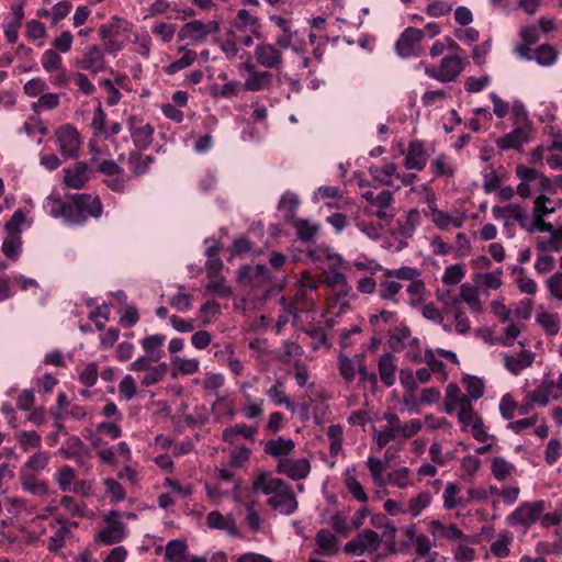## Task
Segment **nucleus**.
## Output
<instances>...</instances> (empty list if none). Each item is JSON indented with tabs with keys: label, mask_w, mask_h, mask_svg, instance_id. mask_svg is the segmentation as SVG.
Listing matches in <instances>:
<instances>
[{
	"label": "nucleus",
	"mask_w": 562,
	"mask_h": 562,
	"mask_svg": "<svg viewBox=\"0 0 562 562\" xmlns=\"http://www.w3.org/2000/svg\"><path fill=\"white\" fill-rule=\"evenodd\" d=\"M315 540L322 553L326 555H334L337 553V538L328 530H319L316 533Z\"/></svg>",
	"instance_id": "nucleus-44"
},
{
	"label": "nucleus",
	"mask_w": 562,
	"mask_h": 562,
	"mask_svg": "<svg viewBox=\"0 0 562 562\" xmlns=\"http://www.w3.org/2000/svg\"><path fill=\"white\" fill-rule=\"evenodd\" d=\"M63 59L54 49H47L42 56V66L47 72H54L61 68Z\"/></svg>",
	"instance_id": "nucleus-62"
},
{
	"label": "nucleus",
	"mask_w": 562,
	"mask_h": 562,
	"mask_svg": "<svg viewBox=\"0 0 562 562\" xmlns=\"http://www.w3.org/2000/svg\"><path fill=\"white\" fill-rule=\"evenodd\" d=\"M166 341V336L162 334L148 335L140 341L142 348L154 362H158L162 356V346Z\"/></svg>",
	"instance_id": "nucleus-31"
},
{
	"label": "nucleus",
	"mask_w": 562,
	"mask_h": 562,
	"mask_svg": "<svg viewBox=\"0 0 562 562\" xmlns=\"http://www.w3.org/2000/svg\"><path fill=\"white\" fill-rule=\"evenodd\" d=\"M277 472L286 475L293 481L303 480L311 472V463L306 458H281L277 465Z\"/></svg>",
	"instance_id": "nucleus-15"
},
{
	"label": "nucleus",
	"mask_w": 562,
	"mask_h": 562,
	"mask_svg": "<svg viewBox=\"0 0 562 562\" xmlns=\"http://www.w3.org/2000/svg\"><path fill=\"white\" fill-rule=\"evenodd\" d=\"M221 30V24L216 20L204 23L201 20H193L184 23L178 32V40H190L194 43H202L211 34H216Z\"/></svg>",
	"instance_id": "nucleus-6"
},
{
	"label": "nucleus",
	"mask_w": 562,
	"mask_h": 562,
	"mask_svg": "<svg viewBox=\"0 0 562 562\" xmlns=\"http://www.w3.org/2000/svg\"><path fill=\"white\" fill-rule=\"evenodd\" d=\"M59 453L65 459L79 458L81 454H88V448L78 436H70L59 449Z\"/></svg>",
	"instance_id": "nucleus-37"
},
{
	"label": "nucleus",
	"mask_w": 562,
	"mask_h": 562,
	"mask_svg": "<svg viewBox=\"0 0 562 562\" xmlns=\"http://www.w3.org/2000/svg\"><path fill=\"white\" fill-rule=\"evenodd\" d=\"M460 299L469 305L473 313H481L483 311V304L475 286L463 283L460 286Z\"/></svg>",
	"instance_id": "nucleus-39"
},
{
	"label": "nucleus",
	"mask_w": 562,
	"mask_h": 562,
	"mask_svg": "<svg viewBox=\"0 0 562 562\" xmlns=\"http://www.w3.org/2000/svg\"><path fill=\"white\" fill-rule=\"evenodd\" d=\"M55 138L58 150L66 159L76 158L81 147V138L79 132L69 124L60 126L55 132Z\"/></svg>",
	"instance_id": "nucleus-9"
},
{
	"label": "nucleus",
	"mask_w": 562,
	"mask_h": 562,
	"mask_svg": "<svg viewBox=\"0 0 562 562\" xmlns=\"http://www.w3.org/2000/svg\"><path fill=\"white\" fill-rule=\"evenodd\" d=\"M240 90V83L236 80L228 81L222 86L214 85L212 87V94L214 97L234 98L237 97Z\"/></svg>",
	"instance_id": "nucleus-58"
},
{
	"label": "nucleus",
	"mask_w": 562,
	"mask_h": 562,
	"mask_svg": "<svg viewBox=\"0 0 562 562\" xmlns=\"http://www.w3.org/2000/svg\"><path fill=\"white\" fill-rule=\"evenodd\" d=\"M307 255L315 262L328 260L330 262V266L333 267L341 266L344 262L342 258L339 255L333 252L329 247L324 245H318L314 248L308 249Z\"/></svg>",
	"instance_id": "nucleus-38"
},
{
	"label": "nucleus",
	"mask_w": 562,
	"mask_h": 562,
	"mask_svg": "<svg viewBox=\"0 0 562 562\" xmlns=\"http://www.w3.org/2000/svg\"><path fill=\"white\" fill-rule=\"evenodd\" d=\"M233 27L237 33H251L257 40L261 38L259 19L246 9L238 10Z\"/></svg>",
	"instance_id": "nucleus-20"
},
{
	"label": "nucleus",
	"mask_w": 562,
	"mask_h": 562,
	"mask_svg": "<svg viewBox=\"0 0 562 562\" xmlns=\"http://www.w3.org/2000/svg\"><path fill=\"white\" fill-rule=\"evenodd\" d=\"M26 216L23 210L18 209L14 211L11 218L5 223V232L9 235H19L22 233V225L25 223Z\"/></svg>",
	"instance_id": "nucleus-57"
},
{
	"label": "nucleus",
	"mask_w": 562,
	"mask_h": 562,
	"mask_svg": "<svg viewBox=\"0 0 562 562\" xmlns=\"http://www.w3.org/2000/svg\"><path fill=\"white\" fill-rule=\"evenodd\" d=\"M512 537L508 533L498 535L497 539L491 543V552L497 558H506L509 555V543Z\"/></svg>",
	"instance_id": "nucleus-56"
},
{
	"label": "nucleus",
	"mask_w": 562,
	"mask_h": 562,
	"mask_svg": "<svg viewBox=\"0 0 562 562\" xmlns=\"http://www.w3.org/2000/svg\"><path fill=\"white\" fill-rule=\"evenodd\" d=\"M256 434V427H251L246 424H236L235 426L225 428L223 430L222 439L227 443L234 445L237 436L254 440Z\"/></svg>",
	"instance_id": "nucleus-34"
},
{
	"label": "nucleus",
	"mask_w": 562,
	"mask_h": 562,
	"mask_svg": "<svg viewBox=\"0 0 562 562\" xmlns=\"http://www.w3.org/2000/svg\"><path fill=\"white\" fill-rule=\"evenodd\" d=\"M16 440L24 452H27L31 448L37 450L42 448V438L35 430L22 431Z\"/></svg>",
	"instance_id": "nucleus-55"
},
{
	"label": "nucleus",
	"mask_w": 562,
	"mask_h": 562,
	"mask_svg": "<svg viewBox=\"0 0 562 562\" xmlns=\"http://www.w3.org/2000/svg\"><path fill=\"white\" fill-rule=\"evenodd\" d=\"M237 282L239 285L266 292H269L274 285L271 273L265 265L240 267L237 272Z\"/></svg>",
	"instance_id": "nucleus-3"
},
{
	"label": "nucleus",
	"mask_w": 562,
	"mask_h": 562,
	"mask_svg": "<svg viewBox=\"0 0 562 562\" xmlns=\"http://www.w3.org/2000/svg\"><path fill=\"white\" fill-rule=\"evenodd\" d=\"M515 172L516 177L520 181L516 188V193L522 199L530 196L536 190L544 191L551 186L549 178L538 170L526 167L525 165H518Z\"/></svg>",
	"instance_id": "nucleus-2"
},
{
	"label": "nucleus",
	"mask_w": 562,
	"mask_h": 562,
	"mask_svg": "<svg viewBox=\"0 0 562 562\" xmlns=\"http://www.w3.org/2000/svg\"><path fill=\"white\" fill-rule=\"evenodd\" d=\"M464 58L461 54L445 56L439 65L440 82L454 81L464 69Z\"/></svg>",
	"instance_id": "nucleus-19"
},
{
	"label": "nucleus",
	"mask_w": 562,
	"mask_h": 562,
	"mask_svg": "<svg viewBox=\"0 0 562 562\" xmlns=\"http://www.w3.org/2000/svg\"><path fill=\"white\" fill-rule=\"evenodd\" d=\"M381 539L379 535L367 529L358 535V537L345 546V551L349 554L361 555L364 552H372L379 548Z\"/></svg>",
	"instance_id": "nucleus-16"
},
{
	"label": "nucleus",
	"mask_w": 562,
	"mask_h": 562,
	"mask_svg": "<svg viewBox=\"0 0 562 562\" xmlns=\"http://www.w3.org/2000/svg\"><path fill=\"white\" fill-rule=\"evenodd\" d=\"M295 443L292 439H285L278 437L277 439H270L265 442V453L273 458H288L294 450Z\"/></svg>",
	"instance_id": "nucleus-29"
},
{
	"label": "nucleus",
	"mask_w": 562,
	"mask_h": 562,
	"mask_svg": "<svg viewBox=\"0 0 562 562\" xmlns=\"http://www.w3.org/2000/svg\"><path fill=\"white\" fill-rule=\"evenodd\" d=\"M281 481L282 479L271 477L267 473H261L254 480L252 487L256 491H261L266 495H270L272 492H268V488L277 487V485H279L278 483Z\"/></svg>",
	"instance_id": "nucleus-60"
},
{
	"label": "nucleus",
	"mask_w": 562,
	"mask_h": 562,
	"mask_svg": "<svg viewBox=\"0 0 562 562\" xmlns=\"http://www.w3.org/2000/svg\"><path fill=\"white\" fill-rule=\"evenodd\" d=\"M179 50L180 52H184L183 56L175 61H172L171 64H169L167 67H166V72L168 75H175L177 74L178 71L184 69V68H188L190 67L191 65H193L196 59H198V54L194 52V50H188L186 48V46H181L179 47Z\"/></svg>",
	"instance_id": "nucleus-43"
},
{
	"label": "nucleus",
	"mask_w": 562,
	"mask_h": 562,
	"mask_svg": "<svg viewBox=\"0 0 562 562\" xmlns=\"http://www.w3.org/2000/svg\"><path fill=\"white\" fill-rule=\"evenodd\" d=\"M273 81L272 72L268 70H258L249 74L244 82V90L250 92H258L271 88Z\"/></svg>",
	"instance_id": "nucleus-28"
},
{
	"label": "nucleus",
	"mask_w": 562,
	"mask_h": 562,
	"mask_svg": "<svg viewBox=\"0 0 562 562\" xmlns=\"http://www.w3.org/2000/svg\"><path fill=\"white\" fill-rule=\"evenodd\" d=\"M326 282L329 286L337 288V302L340 303L341 308L348 306L346 297L349 294L351 288L347 284L346 276L334 269L327 277Z\"/></svg>",
	"instance_id": "nucleus-32"
},
{
	"label": "nucleus",
	"mask_w": 562,
	"mask_h": 562,
	"mask_svg": "<svg viewBox=\"0 0 562 562\" xmlns=\"http://www.w3.org/2000/svg\"><path fill=\"white\" fill-rule=\"evenodd\" d=\"M536 321L550 336H555L560 331L561 323L557 313L541 312L537 315Z\"/></svg>",
	"instance_id": "nucleus-45"
},
{
	"label": "nucleus",
	"mask_w": 562,
	"mask_h": 562,
	"mask_svg": "<svg viewBox=\"0 0 562 562\" xmlns=\"http://www.w3.org/2000/svg\"><path fill=\"white\" fill-rule=\"evenodd\" d=\"M457 417L461 424L462 431H468L469 426L474 423L475 419L480 418V416L473 409L471 398L463 400V403H460Z\"/></svg>",
	"instance_id": "nucleus-46"
},
{
	"label": "nucleus",
	"mask_w": 562,
	"mask_h": 562,
	"mask_svg": "<svg viewBox=\"0 0 562 562\" xmlns=\"http://www.w3.org/2000/svg\"><path fill=\"white\" fill-rule=\"evenodd\" d=\"M502 268H497L496 270L487 273H480L476 276V283L485 286L486 289L496 290L502 286Z\"/></svg>",
	"instance_id": "nucleus-52"
},
{
	"label": "nucleus",
	"mask_w": 562,
	"mask_h": 562,
	"mask_svg": "<svg viewBox=\"0 0 562 562\" xmlns=\"http://www.w3.org/2000/svg\"><path fill=\"white\" fill-rule=\"evenodd\" d=\"M55 520L58 527L56 528L54 535L48 538L47 549L50 552L57 553L65 546L67 539L71 537V531L66 518L57 517Z\"/></svg>",
	"instance_id": "nucleus-27"
},
{
	"label": "nucleus",
	"mask_w": 562,
	"mask_h": 562,
	"mask_svg": "<svg viewBox=\"0 0 562 562\" xmlns=\"http://www.w3.org/2000/svg\"><path fill=\"white\" fill-rule=\"evenodd\" d=\"M291 225L296 231L297 239L303 243L312 241L316 237V235L319 231L318 225L313 224L308 220H304V218H295L291 222Z\"/></svg>",
	"instance_id": "nucleus-35"
},
{
	"label": "nucleus",
	"mask_w": 562,
	"mask_h": 562,
	"mask_svg": "<svg viewBox=\"0 0 562 562\" xmlns=\"http://www.w3.org/2000/svg\"><path fill=\"white\" fill-rule=\"evenodd\" d=\"M424 38V31L416 27H407L395 43V52L401 58H409L418 55L419 44Z\"/></svg>",
	"instance_id": "nucleus-11"
},
{
	"label": "nucleus",
	"mask_w": 562,
	"mask_h": 562,
	"mask_svg": "<svg viewBox=\"0 0 562 562\" xmlns=\"http://www.w3.org/2000/svg\"><path fill=\"white\" fill-rule=\"evenodd\" d=\"M206 525L211 529L224 530L233 537H240L236 520L232 515L224 516L218 510H212L206 516Z\"/></svg>",
	"instance_id": "nucleus-24"
},
{
	"label": "nucleus",
	"mask_w": 562,
	"mask_h": 562,
	"mask_svg": "<svg viewBox=\"0 0 562 562\" xmlns=\"http://www.w3.org/2000/svg\"><path fill=\"white\" fill-rule=\"evenodd\" d=\"M554 387V380L544 379L532 392L528 393L529 398L536 402V405L544 407L549 404L550 400L560 398L559 394L553 393Z\"/></svg>",
	"instance_id": "nucleus-26"
},
{
	"label": "nucleus",
	"mask_w": 562,
	"mask_h": 562,
	"mask_svg": "<svg viewBox=\"0 0 562 562\" xmlns=\"http://www.w3.org/2000/svg\"><path fill=\"white\" fill-rule=\"evenodd\" d=\"M122 20L113 16L108 23H104L99 29V36L103 43V48L108 54L116 55L123 48V33L124 29Z\"/></svg>",
	"instance_id": "nucleus-8"
},
{
	"label": "nucleus",
	"mask_w": 562,
	"mask_h": 562,
	"mask_svg": "<svg viewBox=\"0 0 562 562\" xmlns=\"http://www.w3.org/2000/svg\"><path fill=\"white\" fill-rule=\"evenodd\" d=\"M503 366L513 375H519L524 370L532 367L536 353L522 348L518 353H503Z\"/></svg>",
	"instance_id": "nucleus-14"
},
{
	"label": "nucleus",
	"mask_w": 562,
	"mask_h": 562,
	"mask_svg": "<svg viewBox=\"0 0 562 562\" xmlns=\"http://www.w3.org/2000/svg\"><path fill=\"white\" fill-rule=\"evenodd\" d=\"M422 429L419 419L401 423L397 416L389 414V441L393 439H408Z\"/></svg>",
	"instance_id": "nucleus-17"
},
{
	"label": "nucleus",
	"mask_w": 562,
	"mask_h": 562,
	"mask_svg": "<svg viewBox=\"0 0 562 562\" xmlns=\"http://www.w3.org/2000/svg\"><path fill=\"white\" fill-rule=\"evenodd\" d=\"M50 215L61 217L69 224H82L88 217L99 218L102 215L103 206L98 195L77 193L61 198H48Z\"/></svg>",
	"instance_id": "nucleus-1"
},
{
	"label": "nucleus",
	"mask_w": 562,
	"mask_h": 562,
	"mask_svg": "<svg viewBox=\"0 0 562 562\" xmlns=\"http://www.w3.org/2000/svg\"><path fill=\"white\" fill-rule=\"evenodd\" d=\"M389 348L396 352L406 350V357L414 362L420 360L418 340L412 336L407 327H400L392 330L389 335Z\"/></svg>",
	"instance_id": "nucleus-7"
},
{
	"label": "nucleus",
	"mask_w": 562,
	"mask_h": 562,
	"mask_svg": "<svg viewBox=\"0 0 562 562\" xmlns=\"http://www.w3.org/2000/svg\"><path fill=\"white\" fill-rule=\"evenodd\" d=\"M430 170L435 178H450L454 175L453 164L445 154H440L430 162Z\"/></svg>",
	"instance_id": "nucleus-40"
},
{
	"label": "nucleus",
	"mask_w": 562,
	"mask_h": 562,
	"mask_svg": "<svg viewBox=\"0 0 562 562\" xmlns=\"http://www.w3.org/2000/svg\"><path fill=\"white\" fill-rule=\"evenodd\" d=\"M557 59L558 50L552 45L542 44L533 49V60L542 67L554 65Z\"/></svg>",
	"instance_id": "nucleus-41"
},
{
	"label": "nucleus",
	"mask_w": 562,
	"mask_h": 562,
	"mask_svg": "<svg viewBox=\"0 0 562 562\" xmlns=\"http://www.w3.org/2000/svg\"><path fill=\"white\" fill-rule=\"evenodd\" d=\"M544 509L543 501L524 502L507 517V522L513 527L528 529L541 517Z\"/></svg>",
	"instance_id": "nucleus-4"
},
{
	"label": "nucleus",
	"mask_w": 562,
	"mask_h": 562,
	"mask_svg": "<svg viewBox=\"0 0 562 562\" xmlns=\"http://www.w3.org/2000/svg\"><path fill=\"white\" fill-rule=\"evenodd\" d=\"M127 160L133 175L135 177H139L148 171L150 164L154 161V157L150 155H143L140 150H132L128 154Z\"/></svg>",
	"instance_id": "nucleus-36"
},
{
	"label": "nucleus",
	"mask_w": 562,
	"mask_h": 562,
	"mask_svg": "<svg viewBox=\"0 0 562 562\" xmlns=\"http://www.w3.org/2000/svg\"><path fill=\"white\" fill-rule=\"evenodd\" d=\"M254 53L257 64L263 68L281 69L283 67L282 53L272 43L262 42L257 44Z\"/></svg>",
	"instance_id": "nucleus-13"
},
{
	"label": "nucleus",
	"mask_w": 562,
	"mask_h": 562,
	"mask_svg": "<svg viewBox=\"0 0 562 562\" xmlns=\"http://www.w3.org/2000/svg\"><path fill=\"white\" fill-rule=\"evenodd\" d=\"M428 154L420 142H411L406 157L405 167L409 170H423L427 164Z\"/></svg>",
	"instance_id": "nucleus-25"
},
{
	"label": "nucleus",
	"mask_w": 562,
	"mask_h": 562,
	"mask_svg": "<svg viewBox=\"0 0 562 562\" xmlns=\"http://www.w3.org/2000/svg\"><path fill=\"white\" fill-rule=\"evenodd\" d=\"M493 217L497 221H503L505 226H509L512 221L522 222L524 211L518 204H508L506 206L495 205L492 207Z\"/></svg>",
	"instance_id": "nucleus-30"
},
{
	"label": "nucleus",
	"mask_w": 562,
	"mask_h": 562,
	"mask_svg": "<svg viewBox=\"0 0 562 562\" xmlns=\"http://www.w3.org/2000/svg\"><path fill=\"white\" fill-rule=\"evenodd\" d=\"M429 531L434 538L446 539L448 541H464L469 542V537L457 527L456 524L443 525L439 520H431L429 524Z\"/></svg>",
	"instance_id": "nucleus-21"
},
{
	"label": "nucleus",
	"mask_w": 562,
	"mask_h": 562,
	"mask_svg": "<svg viewBox=\"0 0 562 562\" xmlns=\"http://www.w3.org/2000/svg\"><path fill=\"white\" fill-rule=\"evenodd\" d=\"M165 559L169 562H206L205 558L190 555L187 544L178 539L170 540L167 543Z\"/></svg>",
	"instance_id": "nucleus-22"
},
{
	"label": "nucleus",
	"mask_w": 562,
	"mask_h": 562,
	"mask_svg": "<svg viewBox=\"0 0 562 562\" xmlns=\"http://www.w3.org/2000/svg\"><path fill=\"white\" fill-rule=\"evenodd\" d=\"M22 239L19 235L7 234L2 243V252L10 260H16L20 257Z\"/></svg>",
	"instance_id": "nucleus-50"
},
{
	"label": "nucleus",
	"mask_w": 562,
	"mask_h": 562,
	"mask_svg": "<svg viewBox=\"0 0 562 562\" xmlns=\"http://www.w3.org/2000/svg\"><path fill=\"white\" fill-rule=\"evenodd\" d=\"M492 474L497 481L507 480L515 471V465L502 457H496L492 461Z\"/></svg>",
	"instance_id": "nucleus-48"
},
{
	"label": "nucleus",
	"mask_w": 562,
	"mask_h": 562,
	"mask_svg": "<svg viewBox=\"0 0 562 562\" xmlns=\"http://www.w3.org/2000/svg\"><path fill=\"white\" fill-rule=\"evenodd\" d=\"M105 50L101 46L94 44L87 47L82 53V58L78 59L76 65L94 75L106 69Z\"/></svg>",
	"instance_id": "nucleus-12"
},
{
	"label": "nucleus",
	"mask_w": 562,
	"mask_h": 562,
	"mask_svg": "<svg viewBox=\"0 0 562 562\" xmlns=\"http://www.w3.org/2000/svg\"><path fill=\"white\" fill-rule=\"evenodd\" d=\"M460 485L454 482H449L446 484L443 494H442V501H443V508L446 510L454 509L458 506H462L467 504V498L460 496Z\"/></svg>",
	"instance_id": "nucleus-33"
},
{
	"label": "nucleus",
	"mask_w": 562,
	"mask_h": 562,
	"mask_svg": "<svg viewBox=\"0 0 562 562\" xmlns=\"http://www.w3.org/2000/svg\"><path fill=\"white\" fill-rule=\"evenodd\" d=\"M167 371L168 367L165 362L149 368L147 371H145V375L140 382L142 385L150 386L157 384L165 378Z\"/></svg>",
	"instance_id": "nucleus-53"
},
{
	"label": "nucleus",
	"mask_w": 562,
	"mask_h": 562,
	"mask_svg": "<svg viewBox=\"0 0 562 562\" xmlns=\"http://www.w3.org/2000/svg\"><path fill=\"white\" fill-rule=\"evenodd\" d=\"M538 249L540 250H553L557 252L562 251V228L552 231L547 241H539Z\"/></svg>",
	"instance_id": "nucleus-64"
},
{
	"label": "nucleus",
	"mask_w": 562,
	"mask_h": 562,
	"mask_svg": "<svg viewBox=\"0 0 562 562\" xmlns=\"http://www.w3.org/2000/svg\"><path fill=\"white\" fill-rule=\"evenodd\" d=\"M21 483L23 490L34 495H44L47 493V484L33 474L22 473Z\"/></svg>",
	"instance_id": "nucleus-51"
},
{
	"label": "nucleus",
	"mask_w": 562,
	"mask_h": 562,
	"mask_svg": "<svg viewBox=\"0 0 562 562\" xmlns=\"http://www.w3.org/2000/svg\"><path fill=\"white\" fill-rule=\"evenodd\" d=\"M127 128L136 147L135 150L146 149L151 144L155 130L149 123H145L136 115H131L127 119Z\"/></svg>",
	"instance_id": "nucleus-10"
},
{
	"label": "nucleus",
	"mask_w": 562,
	"mask_h": 562,
	"mask_svg": "<svg viewBox=\"0 0 562 562\" xmlns=\"http://www.w3.org/2000/svg\"><path fill=\"white\" fill-rule=\"evenodd\" d=\"M529 140V128L518 126L510 133L496 139V146L502 150L516 149L520 150L524 144Z\"/></svg>",
	"instance_id": "nucleus-23"
},
{
	"label": "nucleus",
	"mask_w": 562,
	"mask_h": 562,
	"mask_svg": "<svg viewBox=\"0 0 562 562\" xmlns=\"http://www.w3.org/2000/svg\"><path fill=\"white\" fill-rule=\"evenodd\" d=\"M64 171V184L67 188L76 190L85 188L91 179L92 173L85 161H77L74 166L66 168Z\"/></svg>",
	"instance_id": "nucleus-18"
},
{
	"label": "nucleus",
	"mask_w": 562,
	"mask_h": 562,
	"mask_svg": "<svg viewBox=\"0 0 562 562\" xmlns=\"http://www.w3.org/2000/svg\"><path fill=\"white\" fill-rule=\"evenodd\" d=\"M300 200L294 193H285L279 201V210L284 211L285 221L291 223L295 220V212L299 207Z\"/></svg>",
	"instance_id": "nucleus-47"
},
{
	"label": "nucleus",
	"mask_w": 562,
	"mask_h": 562,
	"mask_svg": "<svg viewBox=\"0 0 562 562\" xmlns=\"http://www.w3.org/2000/svg\"><path fill=\"white\" fill-rule=\"evenodd\" d=\"M498 408L502 417L504 419L510 420L514 418L515 413L517 412V403L509 393H506L502 396Z\"/></svg>",
	"instance_id": "nucleus-63"
},
{
	"label": "nucleus",
	"mask_w": 562,
	"mask_h": 562,
	"mask_svg": "<svg viewBox=\"0 0 562 562\" xmlns=\"http://www.w3.org/2000/svg\"><path fill=\"white\" fill-rule=\"evenodd\" d=\"M125 538V529L123 524L109 525L103 528L98 536V540L104 544H114Z\"/></svg>",
	"instance_id": "nucleus-42"
},
{
	"label": "nucleus",
	"mask_w": 562,
	"mask_h": 562,
	"mask_svg": "<svg viewBox=\"0 0 562 562\" xmlns=\"http://www.w3.org/2000/svg\"><path fill=\"white\" fill-rule=\"evenodd\" d=\"M431 221L437 226V228L441 231L448 229L449 226L461 228L464 224V218L462 216L453 217L449 213L443 211L436 212Z\"/></svg>",
	"instance_id": "nucleus-49"
},
{
	"label": "nucleus",
	"mask_w": 562,
	"mask_h": 562,
	"mask_svg": "<svg viewBox=\"0 0 562 562\" xmlns=\"http://www.w3.org/2000/svg\"><path fill=\"white\" fill-rule=\"evenodd\" d=\"M76 479L75 470L69 465L61 467L56 473V482L63 492L70 491V485Z\"/></svg>",
	"instance_id": "nucleus-59"
},
{
	"label": "nucleus",
	"mask_w": 562,
	"mask_h": 562,
	"mask_svg": "<svg viewBox=\"0 0 562 562\" xmlns=\"http://www.w3.org/2000/svg\"><path fill=\"white\" fill-rule=\"evenodd\" d=\"M278 484L277 487L268 488V492H272L268 504L283 515H291L297 509V499L292 487L284 480Z\"/></svg>",
	"instance_id": "nucleus-5"
},
{
	"label": "nucleus",
	"mask_w": 562,
	"mask_h": 562,
	"mask_svg": "<svg viewBox=\"0 0 562 562\" xmlns=\"http://www.w3.org/2000/svg\"><path fill=\"white\" fill-rule=\"evenodd\" d=\"M59 105V95L57 93H43L36 102L33 103L34 112L38 113L41 110H53Z\"/></svg>",
	"instance_id": "nucleus-61"
},
{
	"label": "nucleus",
	"mask_w": 562,
	"mask_h": 562,
	"mask_svg": "<svg viewBox=\"0 0 562 562\" xmlns=\"http://www.w3.org/2000/svg\"><path fill=\"white\" fill-rule=\"evenodd\" d=\"M557 207L552 205V200L543 194H540L533 201V217H546L549 214L554 213Z\"/></svg>",
	"instance_id": "nucleus-54"
}]
</instances>
